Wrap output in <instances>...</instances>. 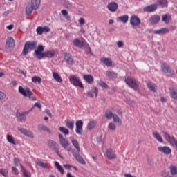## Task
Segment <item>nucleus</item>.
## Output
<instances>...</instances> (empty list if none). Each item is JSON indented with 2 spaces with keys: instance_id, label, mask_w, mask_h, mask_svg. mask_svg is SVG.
I'll return each instance as SVG.
<instances>
[{
  "instance_id": "39",
  "label": "nucleus",
  "mask_w": 177,
  "mask_h": 177,
  "mask_svg": "<svg viewBox=\"0 0 177 177\" xmlns=\"http://www.w3.org/2000/svg\"><path fill=\"white\" fill-rule=\"evenodd\" d=\"M55 166L57 168V169L63 175L64 174V169H63V167L60 165V163L58 162H55Z\"/></svg>"
},
{
  "instance_id": "59",
  "label": "nucleus",
  "mask_w": 177,
  "mask_h": 177,
  "mask_svg": "<svg viewBox=\"0 0 177 177\" xmlns=\"http://www.w3.org/2000/svg\"><path fill=\"white\" fill-rule=\"evenodd\" d=\"M43 28V32H49L50 31V28H49V26H42Z\"/></svg>"
},
{
  "instance_id": "41",
  "label": "nucleus",
  "mask_w": 177,
  "mask_h": 177,
  "mask_svg": "<svg viewBox=\"0 0 177 177\" xmlns=\"http://www.w3.org/2000/svg\"><path fill=\"white\" fill-rule=\"evenodd\" d=\"M106 76L109 77V78H117V73L113 71H107Z\"/></svg>"
},
{
  "instance_id": "46",
  "label": "nucleus",
  "mask_w": 177,
  "mask_h": 177,
  "mask_svg": "<svg viewBox=\"0 0 177 177\" xmlns=\"http://www.w3.org/2000/svg\"><path fill=\"white\" fill-rule=\"evenodd\" d=\"M32 82L35 84L38 82V84H41L42 82V79L38 76H33L32 77Z\"/></svg>"
},
{
  "instance_id": "19",
  "label": "nucleus",
  "mask_w": 177,
  "mask_h": 177,
  "mask_svg": "<svg viewBox=\"0 0 177 177\" xmlns=\"http://www.w3.org/2000/svg\"><path fill=\"white\" fill-rule=\"evenodd\" d=\"M157 4H151L149 6H147L143 8L144 12H156L157 10Z\"/></svg>"
},
{
  "instance_id": "15",
  "label": "nucleus",
  "mask_w": 177,
  "mask_h": 177,
  "mask_svg": "<svg viewBox=\"0 0 177 177\" xmlns=\"http://www.w3.org/2000/svg\"><path fill=\"white\" fill-rule=\"evenodd\" d=\"M158 150L160 153H163V154H166V155L171 154V153L172 152V151L171 150V148L167 146L158 147Z\"/></svg>"
},
{
  "instance_id": "6",
  "label": "nucleus",
  "mask_w": 177,
  "mask_h": 177,
  "mask_svg": "<svg viewBox=\"0 0 177 177\" xmlns=\"http://www.w3.org/2000/svg\"><path fill=\"white\" fill-rule=\"evenodd\" d=\"M161 68H162L163 73L167 74V75H168V77H174V75H175V72L174 71V70H171L169 68V66H167V64H162Z\"/></svg>"
},
{
  "instance_id": "55",
  "label": "nucleus",
  "mask_w": 177,
  "mask_h": 177,
  "mask_svg": "<svg viewBox=\"0 0 177 177\" xmlns=\"http://www.w3.org/2000/svg\"><path fill=\"white\" fill-rule=\"evenodd\" d=\"M124 101L126 102V103H127V104H129L130 106H133V104H135V102H133V100L129 98L125 99Z\"/></svg>"
},
{
  "instance_id": "61",
  "label": "nucleus",
  "mask_w": 177,
  "mask_h": 177,
  "mask_svg": "<svg viewBox=\"0 0 177 177\" xmlns=\"http://www.w3.org/2000/svg\"><path fill=\"white\" fill-rule=\"evenodd\" d=\"M14 163L17 165V167L21 165V164H20V161H19V159L17 158H14Z\"/></svg>"
},
{
  "instance_id": "3",
  "label": "nucleus",
  "mask_w": 177,
  "mask_h": 177,
  "mask_svg": "<svg viewBox=\"0 0 177 177\" xmlns=\"http://www.w3.org/2000/svg\"><path fill=\"white\" fill-rule=\"evenodd\" d=\"M69 82L72 85H73V86H78L79 88H82V89H84V85L80 80V77L77 75H71V76H69Z\"/></svg>"
},
{
  "instance_id": "32",
  "label": "nucleus",
  "mask_w": 177,
  "mask_h": 177,
  "mask_svg": "<svg viewBox=\"0 0 177 177\" xmlns=\"http://www.w3.org/2000/svg\"><path fill=\"white\" fill-rule=\"evenodd\" d=\"M156 5H157V6H158V5H160V6H162V8H165V7L167 8V6H168V1L167 0H158Z\"/></svg>"
},
{
  "instance_id": "22",
  "label": "nucleus",
  "mask_w": 177,
  "mask_h": 177,
  "mask_svg": "<svg viewBox=\"0 0 177 177\" xmlns=\"http://www.w3.org/2000/svg\"><path fill=\"white\" fill-rule=\"evenodd\" d=\"M168 32H169V29H168V28H162L153 31V34H158V35H161L162 34H167Z\"/></svg>"
},
{
  "instance_id": "34",
  "label": "nucleus",
  "mask_w": 177,
  "mask_h": 177,
  "mask_svg": "<svg viewBox=\"0 0 177 177\" xmlns=\"http://www.w3.org/2000/svg\"><path fill=\"white\" fill-rule=\"evenodd\" d=\"M35 56H36L37 59H43V57H45V53H42V51H38L35 50Z\"/></svg>"
},
{
  "instance_id": "23",
  "label": "nucleus",
  "mask_w": 177,
  "mask_h": 177,
  "mask_svg": "<svg viewBox=\"0 0 177 177\" xmlns=\"http://www.w3.org/2000/svg\"><path fill=\"white\" fill-rule=\"evenodd\" d=\"M71 143L75 149H76L77 151L80 153L81 151V147H80V142H78V140H77L75 138H73L71 140Z\"/></svg>"
},
{
  "instance_id": "63",
  "label": "nucleus",
  "mask_w": 177,
  "mask_h": 177,
  "mask_svg": "<svg viewBox=\"0 0 177 177\" xmlns=\"http://www.w3.org/2000/svg\"><path fill=\"white\" fill-rule=\"evenodd\" d=\"M44 46L42 45H39L37 47V49L36 50H38L39 52H44Z\"/></svg>"
},
{
  "instance_id": "18",
  "label": "nucleus",
  "mask_w": 177,
  "mask_h": 177,
  "mask_svg": "<svg viewBox=\"0 0 177 177\" xmlns=\"http://www.w3.org/2000/svg\"><path fill=\"white\" fill-rule=\"evenodd\" d=\"M47 145L48 146V147H51V149H54V150H59L60 146L59 145V144L57 142H56L55 141H53L52 140H48L47 141Z\"/></svg>"
},
{
  "instance_id": "12",
  "label": "nucleus",
  "mask_w": 177,
  "mask_h": 177,
  "mask_svg": "<svg viewBox=\"0 0 177 177\" xmlns=\"http://www.w3.org/2000/svg\"><path fill=\"white\" fill-rule=\"evenodd\" d=\"M72 154H73L74 158H75L76 161H77V162H79L80 164H82L83 165H85V164H86L85 160H84L82 156H81V155H80V152L73 151L72 153Z\"/></svg>"
},
{
  "instance_id": "49",
  "label": "nucleus",
  "mask_w": 177,
  "mask_h": 177,
  "mask_svg": "<svg viewBox=\"0 0 177 177\" xmlns=\"http://www.w3.org/2000/svg\"><path fill=\"white\" fill-rule=\"evenodd\" d=\"M59 131H60L62 133H64V135H68L69 133L68 129L64 127H60Z\"/></svg>"
},
{
  "instance_id": "58",
  "label": "nucleus",
  "mask_w": 177,
  "mask_h": 177,
  "mask_svg": "<svg viewBox=\"0 0 177 177\" xmlns=\"http://www.w3.org/2000/svg\"><path fill=\"white\" fill-rule=\"evenodd\" d=\"M92 92H93V93H95V96L97 97V93H99V89L97 88V87L94 86L92 88Z\"/></svg>"
},
{
  "instance_id": "29",
  "label": "nucleus",
  "mask_w": 177,
  "mask_h": 177,
  "mask_svg": "<svg viewBox=\"0 0 177 177\" xmlns=\"http://www.w3.org/2000/svg\"><path fill=\"white\" fill-rule=\"evenodd\" d=\"M73 44L77 48H82V46H84V43L81 41L78 38L74 39Z\"/></svg>"
},
{
  "instance_id": "25",
  "label": "nucleus",
  "mask_w": 177,
  "mask_h": 177,
  "mask_svg": "<svg viewBox=\"0 0 177 177\" xmlns=\"http://www.w3.org/2000/svg\"><path fill=\"white\" fill-rule=\"evenodd\" d=\"M83 80H84L87 84H93L94 78L92 75H84Z\"/></svg>"
},
{
  "instance_id": "26",
  "label": "nucleus",
  "mask_w": 177,
  "mask_h": 177,
  "mask_svg": "<svg viewBox=\"0 0 177 177\" xmlns=\"http://www.w3.org/2000/svg\"><path fill=\"white\" fill-rule=\"evenodd\" d=\"M41 5V0H31V6L35 10H37Z\"/></svg>"
},
{
  "instance_id": "35",
  "label": "nucleus",
  "mask_w": 177,
  "mask_h": 177,
  "mask_svg": "<svg viewBox=\"0 0 177 177\" xmlns=\"http://www.w3.org/2000/svg\"><path fill=\"white\" fill-rule=\"evenodd\" d=\"M162 21H164V23H166L167 24V23H169V21H171V15L166 14L165 15H162Z\"/></svg>"
},
{
  "instance_id": "1",
  "label": "nucleus",
  "mask_w": 177,
  "mask_h": 177,
  "mask_svg": "<svg viewBox=\"0 0 177 177\" xmlns=\"http://www.w3.org/2000/svg\"><path fill=\"white\" fill-rule=\"evenodd\" d=\"M19 92L23 95V96L28 97L30 100H37V97L34 95V93H32V91H31L30 88L24 89L22 86H19Z\"/></svg>"
},
{
  "instance_id": "43",
  "label": "nucleus",
  "mask_w": 177,
  "mask_h": 177,
  "mask_svg": "<svg viewBox=\"0 0 177 177\" xmlns=\"http://www.w3.org/2000/svg\"><path fill=\"white\" fill-rule=\"evenodd\" d=\"M61 13L62 15H64V17L66 20H68V21L71 20V17L68 15V12H67L66 10H61Z\"/></svg>"
},
{
  "instance_id": "8",
  "label": "nucleus",
  "mask_w": 177,
  "mask_h": 177,
  "mask_svg": "<svg viewBox=\"0 0 177 177\" xmlns=\"http://www.w3.org/2000/svg\"><path fill=\"white\" fill-rule=\"evenodd\" d=\"M75 132L77 135H82V132H84V122L82 120H77L75 122Z\"/></svg>"
},
{
  "instance_id": "42",
  "label": "nucleus",
  "mask_w": 177,
  "mask_h": 177,
  "mask_svg": "<svg viewBox=\"0 0 177 177\" xmlns=\"http://www.w3.org/2000/svg\"><path fill=\"white\" fill-rule=\"evenodd\" d=\"M115 114H113L111 111L109 110L105 112V117L107 120H111L114 117Z\"/></svg>"
},
{
  "instance_id": "51",
  "label": "nucleus",
  "mask_w": 177,
  "mask_h": 177,
  "mask_svg": "<svg viewBox=\"0 0 177 177\" xmlns=\"http://www.w3.org/2000/svg\"><path fill=\"white\" fill-rule=\"evenodd\" d=\"M36 32L38 35H42V34H44V28L42 26H38L36 29Z\"/></svg>"
},
{
  "instance_id": "48",
  "label": "nucleus",
  "mask_w": 177,
  "mask_h": 177,
  "mask_svg": "<svg viewBox=\"0 0 177 177\" xmlns=\"http://www.w3.org/2000/svg\"><path fill=\"white\" fill-rule=\"evenodd\" d=\"M37 165H39V167H41V168H44V169H49V167L46 166V164L45 162L41 161H37L36 162Z\"/></svg>"
},
{
  "instance_id": "9",
  "label": "nucleus",
  "mask_w": 177,
  "mask_h": 177,
  "mask_svg": "<svg viewBox=\"0 0 177 177\" xmlns=\"http://www.w3.org/2000/svg\"><path fill=\"white\" fill-rule=\"evenodd\" d=\"M105 156L108 158V160H115L117 158V155L115 152L113 151V149L108 148L105 151Z\"/></svg>"
},
{
  "instance_id": "53",
  "label": "nucleus",
  "mask_w": 177,
  "mask_h": 177,
  "mask_svg": "<svg viewBox=\"0 0 177 177\" xmlns=\"http://www.w3.org/2000/svg\"><path fill=\"white\" fill-rule=\"evenodd\" d=\"M63 1L64 2V6H66V8H67L68 9H71L73 5L70 2H68V1L63 0Z\"/></svg>"
},
{
  "instance_id": "13",
  "label": "nucleus",
  "mask_w": 177,
  "mask_h": 177,
  "mask_svg": "<svg viewBox=\"0 0 177 177\" xmlns=\"http://www.w3.org/2000/svg\"><path fill=\"white\" fill-rule=\"evenodd\" d=\"M18 130L21 133H23L25 136H27V138H30L31 139H34V133L31 132V131H28L24 128H18Z\"/></svg>"
},
{
  "instance_id": "54",
  "label": "nucleus",
  "mask_w": 177,
  "mask_h": 177,
  "mask_svg": "<svg viewBox=\"0 0 177 177\" xmlns=\"http://www.w3.org/2000/svg\"><path fill=\"white\" fill-rule=\"evenodd\" d=\"M5 99H6V93L0 91V100H5Z\"/></svg>"
},
{
  "instance_id": "33",
  "label": "nucleus",
  "mask_w": 177,
  "mask_h": 177,
  "mask_svg": "<svg viewBox=\"0 0 177 177\" xmlns=\"http://www.w3.org/2000/svg\"><path fill=\"white\" fill-rule=\"evenodd\" d=\"M118 20L122 21V23H128V20H129V16L124 15L118 17Z\"/></svg>"
},
{
  "instance_id": "36",
  "label": "nucleus",
  "mask_w": 177,
  "mask_h": 177,
  "mask_svg": "<svg viewBox=\"0 0 177 177\" xmlns=\"http://www.w3.org/2000/svg\"><path fill=\"white\" fill-rule=\"evenodd\" d=\"M170 173L174 176L175 175H177V166L174 165H171L169 167Z\"/></svg>"
},
{
  "instance_id": "56",
  "label": "nucleus",
  "mask_w": 177,
  "mask_h": 177,
  "mask_svg": "<svg viewBox=\"0 0 177 177\" xmlns=\"http://www.w3.org/2000/svg\"><path fill=\"white\" fill-rule=\"evenodd\" d=\"M0 174L3 175V176H8V170L4 169H0Z\"/></svg>"
},
{
  "instance_id": "52",
  "label": "nucleus",
  "mask_w": 177,
  "mask_h": 177,
  "mask_svg": "<svg viewBox=\"0 0 177 177\" xmlns=\"http://www.w3.org/2000/svg\"><path fill=\"white\" fill-rule=\"evenodd\" d=\"M108 128L111 131H115L117 127H115V124H114L113 122H110L108 125Z\"/></svg>"
},
{
  "instance_id": "27",
  "label": "nucleus",
  "mask_w": 177,
  "mask_h": 177,
  "mask_svg": "<svg viewBox=\"0 0 177 177\" xmlns=\"http://www.w3.org/2000/svg\"><path fill=\"white\" fill-rule=\"evenodd\" d=\"M160 15H154L151 17L149 21H151V24H157V23L160 21Z\"/></svg>"
},
{
  "instance_id": "14",
  "label": "nucleus",
  "mask_w": 177,
  "mask_h": 177,
  "mask_svg": "<svg viewBox=\"0 0 177 177\" xmlns=\"http://www.w3.org/2000/svg\"><path fill=\"white\" fill-rule=\"evenodd\" d=\"M37 131H39V132H47V133H52L50 129H49L46 125L42 124L37 125Z\"/></svg>"
},
{
  "instance_id": "44",
  "label": "nucleus",
  "mask_w": 177,
  "mask_h": 177,
  "mask_svg": "<svg viewBox=\"0 0 177 177\" xmlns=\"http://www.w3.org/2000/svg\"><path fill=\"white\" fill-rule=\"evenodd\" d=\"M169 96L171 99H174V100H177V91L175 90H171L169 92Z\"/></svg>"
},
{
  "instance_id": "4",
  "label": "nucleus",
  "mask_w": 177,
  "mask_h": 177,
  "mask_svg": "<svg viewBox=\"0 0 177 177\" xmlns=\"http://www.w3.org/2000/svg\"><path fill=\"white\" fill-rule=\"evenodd\" d=\"M141 23L140 18H139L138 15H132L130 17V24L132 26V27H140Z\"/></svg>"
},
{
  "instance_id": "16",
  "label": "nucleus",
  "mask_w": 177,
  "mask_h": 177,
  "mask_svg": "<svg viewBox=\"0 0 177 177\" xmlns=\"http://www.w3.org/2000/svg\"><path fill=\"white\" fill-rule=\"evenodd\" d=\"M100 62L106 66V67H111L113 66V61L110 58L102 57L100 59Z\"/></svg>"
},
{
  "instance_id": "28",
  "label": "nucleus",
  "mask_w": 177,
  "mask_h": 177,
  "mask_svg": "<svg viewBox=\"0 0 177 177\" xmlns=\"http://www.w3.org/2000/svg\"><path fill=\"white\" fill-rule=\"evenodd\" d=\"M152 136L155 139H156L158 142H159V143H162L163 142L162 137H161L160 133H158L157 131H153Z\"/></svg>"
},
{
  "instance_id": "60",
  "label": "nucleus",
  "mask_w": 177,
  "mask_h": 177,
  "mask_svg": "<svg viewBox=\"0 0 177 177\" xmlns=\"http://www.w3.org/2000/svg\"><path fill=\"white\" fill-rule=\"evenodd\" d=\"M117 46H118V48H122V46H124V41H122L121 40L118 41Z\"/></svg>"
},
{
  "instance_id": "38",
  "label": "nucleus",
  "mask_w": 177,
  "mask_h": 177,
  "mask_svg": "<svg viewBox=\"0 0 177 177\" xmlns=\"http://www.w3.org/2000/svg\"><path fill=\"white\" fill-rule=\"evenodd\" d=\"M32 10H35L32 6L28 5L26 8V16H30L32 13Z\"/></svg>"
},
{
  "instance_id": "2",
  "label": "nucleus",
  "mask_w": 177,
  "mask_h": 177,
  "mask_svg": "<svg viewBox=\"0 0 177 177\" xmlns=\"http://www.w3.org/2000/svg\"><path fill=\"white\" fill-rule=\"evenodd\" d=\"M37 47V41H28L25 43L24 47L23 49L22 55L24 56H26L27 53H28V50H34V49Z\"/></svg>"
},
{
  "instance_id": "7",
  "label": "nucleus",
  "mask_w": 177,
  "mask_h": 177,
  "mask_svg": "<svg viewBox=\"0 0 177 177\" xmlns=\"http://www.w3.org/2000/svg\"><path fill=\"white\" fill-rule=\"evenodd\" d=\"M125 82L130 86V88H132L133 89H138V84H136V80L132 77H127L125 79Z\"/></svg>"
},
{
  "instance_id": "31",
  "label": "nucleus",
  "mask_w": 177,
  "mask_h": 177,
  "mask_svg": "<svg viewBox=\"0 0 177 177\" xmlns=\"http://www.w3.org/2000/svg\"><path fill=\"white\" fill-rule=\"evenodd\" d=\"M66 127L68 128V129H71V131H73L74 129V120H66Z\"/></svg>"
},
{
  "instance_id": "45",
  "label": "nucleus",
  "mask_w": 177,
  "mask_h": 177,
  "mask_svg": "<svg viewBox=\"0 0 177 177\" xmlns=\"http://www.w3.org/2000/svg\"><path fill=\"white\" fill-rule=\"evenodd\" d=\"M147 87L152 92H156V88H157V86H156V84H153L151 82H148L147 83Z\"/></svg>"
},
{
  "instance_id": "21",
  "label": "nucleus",
  "mask_w": 177,
  "mask_h": 177,
  "mask_svg": "<svg viewBox=\"0 0 177 177\" xmlns=\"http://www.w3.org/2000/svg\"><path fill=\"white\" fill-rule=\"evenodd\" d=\"M64 60L68 64H74V59H73V56L70 53L65 54Z\"/></svg>"
},
{
  "instance_id": "50",
  "label": "nucleus",
  "mask_w": 177,
  "mask_h": 177,
  "mask_svg": "<svg viewBox=\"0 0 177 177\" xmlns=\"http://www.w3.org/2000/svg\"><path fill=\"white\" fill-rule=\"evenodd\" d=\"M113 122L118 123V124H122V121L120 119V117L117 115L116 114L113 115Z\"/></svg>"
},
{
  "instance_id": "47",
  "label": "nucleus",
  "mask_w": 177,
  "mask_h": 177,
  "mask_svg": "<svg viewBox=\"0 0 177 177\" xmlns=\"http://www.w3.org/2000/svg\"><path fill=\"white\" fill-rule=\"evenodd\" d=\"M97 84L99 85V86H101V88H104V89H107L109 88V85H107V84H106V82L100 80L97 82Z\"/></svg>"
},
{
  "instance_id": "40",
  "label": "nucleus",
  "mask_w": 177,
  "mask_h": 177,
  "mask_svg": "<svg viewBox=\"0 0 177 177\" xmlns=\"http://www.w3.org/2000/svg\"><path fill=\"white\" fill-rule=\"evenodd\" d=\"M6 139L9 143H11V145H16V142H15V139L13 138V136L10 134H7Z\"/></svg>"
},
{
  "instance_id": "10",
  "label": "nucleus",
  "mask_w": 177,
  "mask_h": 177,
  "mask_svg": "<svg viewBox=\"0 0 177 177\" xmlns=\"http://www.w3.org/2000/svg\"><path fill=\"white\" fill-rule=\"evenodd\" d=\"M58 138L59 144L61 145L62 147H63V149H67V147L70 146V142L68 140H67V139L63 137L62 134H59Z\"/></svg>"
},
{
  "instance_id": "5",
  "label": "nucleus",
  "mask_w": 177,
  "mask_h": 177,
  "mask_svg": "<svg viewBox=\"0 0 177 177\" xmlns=\"http://www.w3.org/2000/svg\"><path fill=\"white\" fill-rule=\"evenodd\" d=\"M6 49L8 50H13L15 48V39L12 37H8L6 39V42L5 45Z\"/></svg>"
},
{
  "instance_id": "64",
  "label": "nucleus",
  "mask_w": 177,
  "mask_h": 177,
  "mask_svg": "<svg viewBox=\"0 0 177 177\" xmlns=\"http://www.w3.org/2000/svg\"><path fill=\"white\" fill-rule=\"evenodd\" d=\"M79 23L80 24H85V19L81 17L80 19H79Z\"/></svg>"
},
{
  "instance_id": "62",
  "label": "nucleus",
  "mask_w": 177,
  "mask_h": 177,
  "mask_svg": "<svg viewBox=\"0 0 177 177\" xmlns=\"http://www.w3.org/2000/svg\"><path fill=\"white\" fill-rule=\"evenodd\" d=\"M161 176L162 177H168V171L164 170L161 173Z\"/></svg>"
},
{
  "instance_id": "24",
  "label": "nucleus",
  "mask_w": 177,
  "mask_h": 177,
  "mask_svg": "<svg viewBox=\"0 0 177 177\" xmlns=\"http://www.w3.org/2000/svg\"><path fill=\"white\" fill-rule=\"evenodd\" d=\"M53 77L56 81V82H59V84H62L63 82V79H62V76L59 75L57 72H53Z\"/></svg>"
},
{
  "instance_id": "30",
  "label": "nucleus",
  "mask_w": 177,
  "mask_h": 177,
  "mask_svg": "<svg viewBox=\"0 0 177 177\" xmlns=\"http://www.w3.org/2000/svg\"><path fill=\"white\" fill-rule=\"evenodd\" d=\"M96 127V120H91L87 124V129L88 131H91V129H93Z\"/></svg>"
},
{
  "instance_id": "20",
  "label": "nucleus",
  "mask_w": 177,
  "mask_h": 177,
  "mask_svg": "<svg viewBox=\"0 0 177 177\" xmlns=\"http://www.w3.org/2000/svg\"><path fill=\"white\" fill-rule=\"evenodd\" d=\"M57 55V50H46L44 52V57H55Z\"/></svg>"
},
{
  "instance_id": "57",
  "label": "nucleus",
  "mask_w": 177,
  "mask_h": 177,
  "mask_svg": "<svg viewBox=\"0 0 177 177\" xmlns=\"http://www.w3.org/2000/svg\"><path fill=\"white\" fill-rule=\"evenodd\" d=\"M12 172L14 174V175H19V170L15 167H11Z\"/></svg>"
},
{
  "instance_id": "37",
  "label": "nucleus",
  "mask_w": 177,
  "mask_h": 177,
  "mask_svg": "<svg viewBox=\"0 0 177 177\" xmlns=\"http://www.w3.org/2000/svg\"><path fill=\"white\" fill-rule=\"evenodd\" d=\"M20 167H21V172L23 174L24 177H31V174H29L27 171V170H26V168H24V167H23V165H20Z\"/></svg>"
},
{
  "instance_id": "17",
  "label": "nucleus",
  "mask_w": 177,
  "mask_h": 177,
  "mask_svg": "<svg viewBox=\"0 0 177 177\" xmlns=\"http://www.w3.org/2000/svg\"><path fill=\"white\" fill-rule=\"evenodd\" d=\"M107 8L110 12H116L118 9V4L115 1L108 3Z\"/></svg>"
},
{
  "instance_id": "11",
  "label": "nucleus",
  "mask_w": 177,
  "mask_h": 177,
  "mask_svg": "<svg viewBox=\"0 0 177 177\" xmlns=\"http://www.w3.org/2000/svg\"><path fill=\"white\" fill-rule=\"evenodd\" d=\"M31 110H32V108L29 111L23 112L22 113H20V112L17 113L16 117L17 120H19V121H21V122H24L26 120V115H27V114H28L30 111H31Z\"/></svg>"
}]
</instances>
